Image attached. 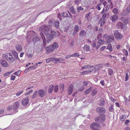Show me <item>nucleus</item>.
<instances>
[{
	"mask_svg": "<svg viewBox=\"0 0 130 130\" xmlns=\"http://www.w3.org/2000/svg\"><path fill=\"white\" fill-rule=\"evenodd\" d=\"M42 29L46 37V42H50L53 39L54 37L57 35V33L55 31H52L45 25H44Z\"/></svg>",
	"mask_w": 130,
	"mask_h": 130,
	"instance_id": "1",
	"label": "nucleus"
},
{
	"mask_svg": "<svg viewBox=\"0 0 130 130\" xmlns=\"http://www.w3.org/2000/svg\"><path fill=\"white\" fill-rule=\"evenodd\" d=\"M58 45L56 42H54L51 45L47 46L45 48V50L48 53L53 52L54 50L57 48Z\"/></svg>",
	"mask_w": 130,
	"mask_h": 130,
	"instance_id": "2",
	"label": "nucleus"
},
{
	"mask_svg": "<svg viewBox=\"0 0 130 130\" xmlns=\"http://www.w3.org/2000/svg\"><path fill=\"white\" fill-rule=\"evenodd\" d=\"M105 116L104 114L100 115V117H96L95 118V121L99 123H101L105 120Z\"/></svg>",
	"mask_w": 130,
	"mask_h": 130,
	"instance_id": "3",
	"label": "nucleus"
},
{
	"mask_svg": "<svg viewBox=\"0 0 130 130\" xmlns=\"http://www.w3.org/2000/svg\"><path fill=\"white\" fill-rule=\"evenodd\" d=\"M100 125L97 123H93L90 125V127L93 130H100Z\"/></svg>",
	"mask_w": 130,
	"mask_h": 130,
	"instance_id": "4",
	"label": "nucleus"
},
{
	"mask_svg": "<svg viewBox=\"0 0 130 130\" xmlns=\"http://www.w3.org/2000/svg\"><path fill=\"white\" fill-rule=\"evenodd\" d=\"M114 35L116 39L117 40H120L123 38L122 35L118 32L117 30L115 31Z\"/></svg>",
	"mask_w": 130,
	"mask_h": 130,
	"instance_id": "5",
	"label": "nucleus"
},
{
	"mask_svg": "<svg viewBox=\"0 0 130 130\" xmlns=\"http://www.w3.org/2000/svg\"><path fill=\"white\" fill-rule=\"evenodd\" d=\"M96 111L99 113H104L106 112L105 108L102 107H99L97 108L96 109Z\"/></svg>",
	"mask_w": 130,
	"mask_h": 130,
	"instance_id": "6",
	"label": "nucleus"
},
{
	"mask_svg": "<svg viewBox=\"0 0 130 130\" xmlns=\"http://www.w3.org/2000/svg\"><path fill=\"white\" fill-rule=\"evenodd\" d=\"M29 101V99L28 96L23 99L22 101V104L23 106H26L28 103Z\"/></svg>",
	"mask_w": 130,
	"mask_h": 130,
	"instance_id": "7",
	"label": "nucleus"
},
{
	"mask_svg": "<svg viewBox=\"0 0 130 130\" xmlns=\"http://www.w3.org/2000/svg\"><path fill=\"white\" fill-rule=\"evenodd\" d=\"M37 92L39 96L41 98L44 97L46 94L44 91L43 89L39 90Z\"/></svg>",
	"mask_w": 130,
	"mask_h": 130,
	"instance_id": "8",
	"label": "nucleus"
},
{
	"mask_svg": "<svg viewBox=\"0 0 130 130\" xmlns=\"http://www.w3.org/2000/svg\"><path fill=\"white\" fill-rule=\"evenodd\" d=\"M19 106V103L18 102H15L12 105L13 109L15 111V112L18 111L17 110Z\"/></svg>",
	"mask_w": 130,
	"mask_h": 130,
	"instance_id": "9",
	"label": "nucleus"
},
{
	"mask_svg": "<svg viewBox=\"0 0 130 130\" xmlns=\"http://www.w3.org/2000/svg\"><path fill=\"white\" fill-rule=\"evenodd\" d=\"M35 32L33 31H29L27 33V39L29 38L31 39V36L32 37L34 36V35H35Z\"/></svg>",
	"mask_w": 130,
	"mask_h": 130,
	"instance_id": "10",
	"label": "nucleus"
},
{
	"mask_svg": "<svg viewBox=\"0 0 130 130\" xmlns=\"http://www.w3.org/2000/svg\"><path fill=\"white\" fill-rule=\"evenodd\" d=\"M79 26L77 25H75L74 27L73 32L72 34L73 36H75L76 34L77 33L79 30Z\"/></svg>",
	"mask_w": 130,
	"mask_h": 130,
	"instance_id": "11",
	"label": "nucleus"
},
{
	"mask_svg": "<svg viewBox=\"0 0 130 130\" xmlns=\"http://www.w3.org/2000/svg\"><path fill=\"white\" fill-rule=\"evenodd\" d=\"M41 40V38L39 36H36L35 37H34L32 39V41L34 43H36L40 41Z\"/></svg>",
	"mask_w": 130,
	"mask_h": 130,
	"instance_id": "12",
	"label": "nucleus"
},
{
	"mask_svg": "<svg viewBox=\"0 0 130 130\" xmlns=\"http://www.w3.org/2000/svg\"><path fill=\"white\" fill-rule=\"evenodd\" d=\"M9 57H7L6 58V59L8 61H9L10 62H13L15 59L13 57L12 55L9 54Z\"/></svg>",
	"mask_w": 130,
	"mask_h": 130,
	"instance_id": "13",
	"label": "nucleus"
},
{
	"mask_svg": "<svg viewBox=\"0 0 130 130\" xmlns=\"http://www.w3.org/2000/svg\"><path fill=\"white\" fill-rule=\"evenodd\" d=\"M118 17L117 15L115 14L111 16L110 17V19L113 22H115L118 19Z\"/></svg>",
	"mask_w": 130,
	"mask_h": 130,
	"instance_id": "14",
	"label": "nucleus"
},
{
	"mask_svg": "<svg viewBox=\"0 0 130 130\" xmlns=\"http://www.w3.org/2000/svg\"><path fill=\"white\" fill-rule=\"evenodd\" d=\"M73 86L71 85L68 87V95H70L72 94V92L73 90Z\"/></svg>",
	"mask_w": 130,
	"mask_h": 130,
	"instance_id": "15",
	"label": "nucleus"
},
{
	"mask_svg": "<svg viewBox=\"0 0 130 130\" xmlns=\"http://www.w3.org/2000/svg\"><path fill=\"white\" fill-rule=\"evenodd\" d=\"M40 35L41 36V37L42 39L43 42V46L44 47L45 46H46V44L45 42V40L46 39L45 38L43 34L42 33H40Z\"/></svg>",
	"mask_w": 130,
	"mask_h": 130,
	"instance_id": "16",
	"label": "nucleus"
},
{
	"mask_svg": "<svg viewBox=\"0 0 130 130\" xmlns=\"http://www.w3.org/2000/svg\"><path fill=\"white\" fill-rule=\"evenodd\" d=\"M15 47L16 50L20 52L22 50V48L21 45L17 44L16 45Z\"/></svg>",
	"mask_w": 130,
	"mask_h": 130,
	"instance_id": "17",
	"label": "nucleus"
},
{
	"mask_svg": "<svg viewBox=\"0 0 130 130\" xmlns=\"http://www.w3.org/2000/svg\"><path fill=\"white\" fill-rule=\"evenodd\" d=\"M0 63L2 64L3 66L5 67H8L9 66L7 62L5 60H1Z\"/></svg>",
	"mask_w": 130,
	"mask_h": 130,
	"instance_id": "18",
	"label": "nucleus"
},
{
	"mask_svg": "<svg viewBox=\"0 0 130 130\" xmlns=\"http://www.w3.org/2000/svg\"><path fill=\"white\" fill-rule=\"evenodd\" d=\"M12 53L16 59L20 60L18 57V53L16 51L14 50H13L12 51Z\"/></svg>",
	"mask_w": 130,
	"mask_h": 130,
	"instance_id": "19",
	"label": "nucleus"
},
{
	"mask_svg": "<svg viewBox=\"0 0 130 130\" xmlns=\"http://www.w3.org/2000/svg\"><path fill=\"white\" fill-rule=\"evenodd\" d=\"M86 35V32H85V30H82L80 32L79 34V36L82 38Z\"/></svg>",
	"mask_w": 130,
	"mask_h": 130,
	"instance_id": "20",
	"label": "nucleus"
},
{
	"mask_svg": "<svg viewBox=\"0 0 130 130\" xmlns=\"http://www.w3.org/2000/svg\"><path fill=\"white\" fill-rule=\"evenodd\" d=\"M105 101L103 98H101L99 101V104L101 106H103L105 104Z\"/></svg>",
	"mask_w": 130,
	"mask_h": 130,
	"instance_id": "21",
	"label": "nucleus"
},
{
	"mask_svg": "<svg viewBox=\"0 0 130 130\" xmlns=\"http://www.w3.org/2000/svg\"><path fill=\"white\" fill-rule=\"evenodd\" d=\"M117 27L118 28L120 27L122 29H123L124 27V26L122 23L121 22H119L117 23Z\"/></svg>",
	"mask_w": 130,
	"mask_h": 130,
	"instance_id": "22",
	"label": "nucleus"
},
{
	"mask_svg": "<svg viewBox=\"0 0 130 130\" xmlns=\"http://www.w3.org/2000/svg\"><path fill=\"white\" fill-rule=\"evenodd\" d=\"M92 89L93 87H92L88 88L85 92L84 93L86 95L89 93Z\"/></svg>",
	"mask_w": 130,
	"mask_h": 130,
	"instance_id": "23",
	"label": "nucleus"
},
{
	"mask_svg": "<svg viewBox=\"0 0 130 130\" xmlns=\"http://www.w3.org/2000/svg\"><path fill=\"white\" fill-rule=\"evenodd\" d=\"M97 93V90L96 89H94L92 91L91 94L92 96H94L96 95Z\"/></svg>",
	"mask_w": 130,
	"mask_h": 130,
	"instance_id": "24",
	"label": "nucleus"
},
{
	"mask_svg": "<svg viewBox=\"0 0 130 130\" xmlns=\"http://www.w3.org/2000/svg\"><path fill=\"white\" fill-rule=\"evenodd\" d=\"M54 88V86L53 85L50 86L49 87L48 89V92L49 93H51L52 92Z\"/></svg>",
	"mask_w": 130,
	"mask_h": 130,
	"instance_id": "25",
	"label": "nucleus"
},
{
	"mask_svg": "<svg viewBox=\"0 0 130 130\" xmlns=\"http://www.w3.org/2000/svg\"><path fill=\"white\" fill-rule=\"evenodd\" d=\"M54 25L56 28H58L59 27V22L58 21H54Z\"/></svg>",
	"mask_w": 130,
	"mask_h": 130,
	"instance_id": "26",
	"label": "nucleus"
},
{
	"mask_svg": "<svg viewBox=\"0 0 130 130\" xmlns=\"http://www.w3.org/2000/svg\"><path fill=\"white\" fill-rule=\"evenodd\" d=\"M107 49H109V51L111 52L112 51V48L111 44L110 43H109L108 45V46L106 48Z\"/></svg>",
	"mask_w": 130,
	"mask_h": 130,
	"instance_id": "27",
	"label": "nucleus"
},
{
	"mask_svg": "<svg viewBox=\"0 0 130 130\" xmlns=\"http://www.w3.org/2000/svg\"><path fill=\"white\" fill-rule=\"evenodd\" d=\"M61 14L62 15V17L64 18H66L67 17H69L68 14L66 12H64L63 13H61Z\"/></svg>",
	"mask_w": 130,
	"mask_h": 130,
	"instance_id": "28",
	"label": "nucleus"
},
{
	"mask_svg": "<svg viewBox=\"0 0 130 130\" xmlns=\"http://www.w3.org/2000/svg\"><path fill=\"white\" fill-rule=\"evenodd\" d=\"M109 39L108 40L109 42H111L114 40V37L112 36H110L109 38Z\"/></svg>",
	"mask_w": 130,
	"mask_h": 130,
	"instance_id": "29",
	"label": "nucleus"
},
{
	"mask_svg": "<svg viewBox=\"0 0 130 130\" xmlns=\"http://www.w3.org/2000/svg\"><path fill=\"white\" fill-rule=\"evenodd\" d=\"M70 12L72 13L75 14L76 13V11L74 9L73 7H72L70 9Z\"/></svg>",
	"mask_w": 130,
	"mask_h": 130,
	"instance_id": "30",
	"label": "nucleus"
},
{
	"mask_svg": "<svg viewBox=\"0 0 130 130\" xmlns=\"http://www.w3.org/2000/svg\"><path fill=\"white\" fill-rule=\"evenodd\" d=\"M64 85L63 84H61L60 86V90L61 92H62L64 89Z\"/></svg>",
	"mask_w": 130,
	"mask_h": 130,
	"instance_id": "31",
	"label": "nucleus"
},
{
	"mask_svg": "<svg viewBox=\"0 0 130 130\" xmlns=\"http://www.w3.org/2000/svg\"><path fill=\"white\" fill-rule=\"evenodd\" d=\"M54 20L53 19H50L49 20L48 23L50 26H51L52 25V24L54 23Z\"/></svg>",
	"mask_w": 130,
	"mask_h": 130,
	"instance_id": "32",
	"label": "nucleus"
},
{
	"mask_svg": "<svg viewBox=\"0 0 130 130\" xmlns=\"http://www.w3.org/2000/svg\"><path fill=\"white\" fill-rule=\"evenodd\" d=\"M102 66H103L102 64H98L95 66V68L96 69V70H98L99 69L102 68Z\"/></svg>",
	"mask_w": 130,
	"mask_h": 130,
	"instance_id": "33",
	"label": "nucleus"
},
{
	"mask_svg": "<svg viewBox=\"0 0 130 130\" xmlns=\"http://www.w3.org/2000/svg\"><path fill=\"white\" fill-rule=\"evenodd\" d=\"M113 73V71L112 69H110L108 70V74L111 76V75Z\"/></svg>",
	"mask_w": 130,
	"mask_h": 130,
	"instance_id": "34",
	"label": "nucleus"
},
{
	"mask_svg": "<svg viewBox=\"0 0 130 130\" xmlns=\"http://www.w3.org/2000/svg\"><path fill=\"white\" fill-rule=\"evenodd\" d=\"M126 118V117L125 115H122V116H121L120 117V119L121 121H123Z\"/></svg>",
	"mask_w": 130,
	"mask_h": 130,
	"instance_id": "35",
	"label": "nucleus"
},
{
	"mask_svg": "<svg viewBox=\"0 0 130 130\" xmlns=\"http://www.w3.org/2000/svg\"><path fill=\"white\" fill-rule=\"evenodd\" d=\"M91 14V12H89L88 13L86 14L85 17L87 18V20H89L90 18V15Z\"/></svg>",
	"mask_w": 130,
	"mask_h": 130,
	"instance_id": "36",
	"label": "nucleus"
},
{
	"mask_svg": "<svg viewBox=\"0 0 130 130\" xmlns=\"http://www.w3.org/2000/svg\"><path fill=\"white\" fill-rule=\"evenodd\" d=\"M21 72V70H19L14 72L13 74H15L17 76H19Z\"/></svg>",
	"mask_w": 130,
	"mask_h": 130,
	"instance_id": "37",
	"label": "nucleus"
},
{
	"mask_svg": "<svg viewBox=\"0 0 130 130\" xmlns=\"http://www.w3.org/2000/svg\"><path fill=\"white\" fill-rule=\"evenodd\" d=\"M83 48L84 50L88 51L89 50L90 47L89 46H88L87 45H85Z\"/></svg>",
	"mask_w": 130,
	"mask_h": 130,
	"instance_id": "38",
	"label": "nucleus"
},
{
	"mask_svg": "<svg viewBox=\"0 0 130 130\" xmlns=\"http://www.w3.org/2000/svg\"><path fill=\"white\" fill-rule=\"evenodd\" d=\"M106 21V20L102 19V21L101 22V24L100 25L101 27H102L104 26V25Z\"/></svg>",
	"mask_w": 130,
	"mask_h": 130,
	"instance_id": "39",
	"label": "nucleus"
},
{
	"mask_svg": "<svg viewBox=\"0 0 130 130\" xmlns=\"http://www.w3.org/2000/svg\"><path fill=\"white\" fill-rule=\"evenodd\" d=\"M112 12H113L114 14H116V15L118 14V10L117 8H114L112 10Z\"/></svg>",
	"mask_w": 130,
	"mask_h": 130,
	"instance_id": "40",
	"label": "nucleus"
},
{
	"mask_svg": "<svg viewBox=\"0 0 130 130\" xmlns=\"http://www.w3.org/2000/svg\"><path fill=\"white\" fill-rule=\"evenodd\" d=\"M92 72L90 70H86L83 71V74H87L88 73H90Z\"/></svg>",
	"mask_w": 130,
	"mask_h": 130,
	"instance_id": "41",
	"label": "nucleus"
},
{
	"mask_svg": "<svg viewBox=\"0 0 130 130\" xmlns=\"http://www.w3.org/2000/svg\"><path fill=\"white\" fill-rule=\"evenodd\" d=\"M53 58H48L46 59V62L47 63H49L50 62L52 61H53Z\"/></svg>",
	"mask_w": 130,
	"mask_h": 130,
	"instance_id": "42",
	"label": "nucleus"
},
{
	"mask_svg": "<svg viewBox=\"0 0 130 130\" xmlns=\"http://www.w3.org/2000/svg\"><path fill=\"white\" fill-rule=\"evenodd\" d=\"M38 94V92L37 91H36L33 94L32 97L33 98H35Z\"/></svg>",
	"mask_w": 130,
	"mask_h": 130,
	"instance_id": "43",
	"label": "nucleus"
},
{
	"mask_svg": "<svg viewBox=\"0 0 130 130\" xmlns=\"http://www.w3.org/2000/svg\"><path fill=\"white\" fill-rule=\"evenodd\" d=\"M58 86L57 85H56L55 86V88H54V90L55 92L57 93L58 91Z\"/></svg>",
	"mask_w": 130,
	"mask_h": 130,
	"instance_id": "44",
	"label": "nucleus"
},
{
	"mask_svg": "<svg viewBox=\"0 0 130 130\" xmlns=\"http://www.w3.org/2000/svg\"><path fill=\"white\" fill-rule=\"evenodd\" d=\"M114 110V108L113 107V106L111 105L109 108V111L110 112H112Z\"/></svg>",
	"mask_w": 130,
	"mask_h": 130,
	"instance_id": "45",
	"label": "nucleus"
},
{
	"mask_svg": "<svg viewBox=\"0 0 130 130\" xmlns=\"http://www.w3.org/2000/svg\"><path fill=\"white\" fill-rule=\"evenodd\" d=\"M107 14L106 13H104L102 16V19L106 20V17Z\"/></svg>",
	"mask_w": 130,
	"mask_h": 130,
	"instance_id": "46",
	"label": "nucleus"
},
{
	"mask_svg": "<svg viewBox=\"0 0 130 130\" xmlns=\"http://www.w3.org/2000/svg\"><path fill=\"white\" fill-rule=\"evenodd\" d=\"M53 61L54 63H56L57 62L59 61V58H53Z\"/></svg>",
	"mask_w": 130,
	"mask_h": 130,
	"instance_id": "47",
	"label": "nucleus"
},
{
	"mask_svg": "<svg viewBox=\"0 0 130 130\" xmlns=\"http://www.w3.org/2000/svg\"><path fill=\"white\" fill-rule=\"evenodd\" d=\"M84 89V87L83 86H80L79 87L78 90L79 91H82Z\"/></svg>",
	"mask_w": 130,
	"mask_h": 130,
	"instance_id": "48",
	"label": "nucleus"
},
{
	"mask_svg": "<svg viewBox=\"0 0 130 130\" xmlns=\"http://www.w3.org/2000/svg\"><path fill=\"white\" fill-rule=\"evenodd\" d=\"M71 56L72 57H78L79 56V55L77 53H75L72 55H71Z\"/></svg>",
	"mask_w": 130,
	"mask_h": 130,
	"instance_id": "49",
	"label": "nucleus"
},
{
	"mask_svg": "<svg viewBox=\"0 0 130 130\" xmlns=\"http://www.w3.org/2000/svg\"><path fill=\"white\" fill-rule=\"evenodd\" d=\"M59 58V62H64V60H63V58Z\"/></svg>",
	"mask_w": 130,
	"mask_h": 130,
	"instance_id": "50",
	"label": "nucleus"
},
{
	"mask_svg": "<svg viewBox=\"0 0 130 130\" xmlns=\"http://www.w3.org/2000/svg\"><path fill=\"white\" fill-rule=\"evenodd\" d=\"M97 44L98 45V46H97L96 47V49H98L100 47L101 45V43L100 42V41H98V42Z\"/></svg>",
	"mask_w": 130,
	"mask_h": 130,
	"instance_id": "51",
	"label": "nucleus"
},
{
	"mask_svg": "<svg viewBox=\"0 0 130 130\" xmlns=\"http://www.w3.org/2000/svg\"><path fill=\"white\" fill-rule=\"evenodd\" d=\"M33 90H30L28 92L26 93V94H25V95H26L30 94V93L33 92Z\"/></svg>",
	"mask_w": 130,
	"mask_h": 130,
	"instance_id": "52",
	"label": "nucleus"
},
{
	"mask_svg": "<svg viewBox=\"0 0 130 130\" xmlns=\"http://www.w3.org/2000/svg\"><path fill=\"white\" fill-rule=\"evenodd\" d=\"M128 77H129V76L128 75V73H126V76L125 77V81H127L128 80Z\"/></svg>",
	"mask_w": 130,
	"mask_h": 130,
	"instance_id": "53",
	"label": "nucleus"
},
{
	"mask_svg": "<svg viewBox=\"0 0 130 130\" xmlns=\"http://www.w3.org/2000/svg\"><path fill=\"white\" fill-rule=\"evenodd\" d=\"M15 76H14L13 75H11V77L10 79V80H14L15 79Z\"/></svg>",
	"mask_w": 130,
	"mask_h": 130,
	"instance_id": "54",
	"label": "nucleus"
},
{
	"mask_svg": "<svg viewBox=\"0 0 130 130\" xmlns=\"http://www.w3.org/2000/svg\"><path fill=\"white\" fill-rule=\"evenodd\" d=\"M23 92V91H21L18 92L16 94V95L17 96H19Z\"/></svg>",
	"mask_w": 130,
	"mask_h": 130,
	"instance_id": "55",
	"label": "nucleus"
},
{
	"mask_svg": "<svg viewBox=\"0 0 130 130\" xmlns=\"http://www.w3.org/2000/svg\"><path fill=\"white\" fill-rule=\"evenodd\" d=\"M26 55L28 57L30 58H31L32 56L31 54H29L28 53H27Z\"/></svg>",
	"mask_w": 130,
	"mask_h": 130,
	"instance_id": "56",
	"label": "nucleus"
},
{
	"mask_svg": "<svg viewBox=\"0 0 130 130\" xmlns=\"http://www.w3.org/2000/svg\"><path fill=\"white\" fill-rule=\"evenodd\" d=\"M106 48L105 46H104L102 47L100 49V50L101 51H103Z\"/></svg>",
	"mask_w": 130,
	"mask_h": 130,
	"instance_id": "57",
	"label": "nucleus"
},
{
	"mask_svg": "<svg viewBox=\"0 0 130 130\" xmlns=\"http://www.w3.org/2000/svg\"><path fill=\"white\" fill-rule=\"evenodd\" d=\"M35 66H30L29 67V69H30V70L34 69H35L36 68V67H35Z\"/></svg>",
	"mask_w": 130,
	"mask_h": 130,
	"instance_id": "58",
	"label": "nucleus"
},
{
	"mask_svg": "<svg viewBox=\"0 0 130 130\" xmlns=\"http://www.w3.org/2000/svg\"><path fill=\"white\" fill-rule=\"evenodd\" d=\"M61 16V14L60 13H58L57 17L60 20H61L62 19V18H60Z\"/></svg>",
	"mask_w": 130,
	"mask_h": 130,
	"instance_id": "59",
	"label": "nucleus"
},
{
	"mask_svg": "<svg viewBox=\"0 0 130 130\" xmlns=\"http://www.w3.org/2000/svg\"><path fill=\"white\" fill-rule=\"evenodd\" d=\"M110 6L109 5H107L106 6V9H105V10H106L107 11L108 10V9H109V8H110Z\"/></svg>",
	"mask_w": 130,
	"mask_h": 130,
	"instance_id": "60",
	"label": "nucleus"
},
{
	"mask_svg": "<svg viewBox=\"0 0 130 130\" xmlns=\"http://www.w3.org/2000/svg\"><path fill=\"white\" fill-rule=\"evenodd\" d=\"M89 67V66L88 65H86L84 67H82V69H86L87 68H88Z\"/></svg>",
	"mask_w": 130,
	"mask_h": 130,
	"instance_id": "61",
	"label": "nucleus"
},
{
	"mask_svg": "<svg viewBox=\"0 0 130 130\" xmlns=\"http://www.w3.org/2000/svg\"><path fill=\"white\" fill-rule=\"evenodd\" d=\"M97 39L99 40V41H100V42L101 43L102 42H103V40H102L101 39H100V38H99V37H98Z\"/></svg>",
	"mask_w": 130,
	"mask_h": 130,
	"instance_id": "62",
	"label": "nucleus"
},
{
	"mask_svg": "<svg viewBox=\"0 0 130 130\" xmlns=\"http://www.w3.org/2000/svg\"><path fill=\"white\" fill-rule=\"evenodd\" d=\"M8 110H13V106H10L7 109Z\"/></svg>",
	"mask_w": 130,
	"mask_h": 130,
	"instance_id": "63",
	"label": "nucleus"
},
{
	"mask_svg": "<svg viewBox=\"0 0 130 130\" xmlns=\"http://www.w3.org/2000/svg\"><path fill=\"white\" fill-rule=\"evenodd\" d=\"M84 85L86 86L88 85V82L86 81H85L83 82Z\"/></svg>",
	"mask_w": 130,
	"mask_h": 130,
	"instance_id": "64",
	"label": "nucleus"
}]
</instances>
